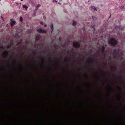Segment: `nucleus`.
Returning <instances> with one entry per match:
<instances>
[{"label":"nucleus","mask_w":125,"mask_h":125,"mask_svg":"<svg viewBox=\"0 0 125 125\" xmlns=\"http://www.w3.org/2000/svg\"><path fill=\"white\" fill-rule=\"evenodd\" d=\"M109 43L112 45H115L117 43V42L113 38H111L109 40Z\"/></svg>","instance_id":"obj_1"},{"label":"nucleus","mask_w":125,"mask_h":125,"mask_svg":"<svg viewBox=\"0 0 125 125\" xmlns=\"http://www.w3.org/2000/svg\"><path fill=\"white\" fill-rule=\"evenodd\" d=\"M38 32L40 33H45L46 32V30H42L41 29H39L37 30Z\"/></svg>","instance_id":"obj_2"},{"label":"nucleus","mask_w":125,"mask_h":125,"mask_svg":"<svg viewBox=\"0 0 125 125\" xmlns=\"http://www.w3.org/2000/svg\"><path fill=\"white\" fill-rule=\"evenodd\" d=\"M73 46L74 47H79L80 45L78 42H75L73 43Z\"/></svg>","instance_id":"obj_3"},{"label":"nucleus","mask_w":125,"mask_h":125,"mask_svg":"<svg viewBox=\"0 0 125 125\" xmlns=\"http://www.w3.org/2000/svg\"><path fill=\"white\" fill-rule=\"evenodd\" d=\"M15 23V22L14 21H12L10 22V23L11 24V25L12 26H13Z\"/></svg>","instance_id":"obj_4"},{"label":"nucleus","mask_w":125,"mask_h":125,"mask_svg":"<svg viewBox=\"0 0 125 125\" xmlns=\"http://www.w3.org/2000/svg\"><path fill=\"white\" fill-rule=\"evenodd\" d=\"M91 8L92 9H93L95 11L97 10V9L94 6H91Z\"/></svg>","instance_id":"obj_5"},{"label":"nucleus","mask_w":125,"mask_h":125,"mask_svg":"<svg viewBox=\"0 0 125 125\" xmlns=\"http://www.w3.org/2000/svg\"><path fill=\"white\" fill-rule=\"evenodd\" d=\"M23 7L24 8H25L26 10H27V9L28 8V7L27 6L24 5H23Z\"/></svg>","instance_id":"obj_6"},{"label":"nucleus","mask_w":125,"mask_h":125,"mask_svg":"<svg viewBox=\"0 0 125 125\" xmlns=\"http://www.w3.org/2000/svg\"><path fill=\"white\" fill-rule=\"evenodd\" d=\"M76 22L74 21H73V26H75L76 24Z\"/></svg>","instance_id":"obj_7"},{"label":"nucleus","mask_w":125,"mask_h":125,"mask_svg":"<svg viewBox=\"0 0 125 125\" xmlns=\"http://www.w3.org/2000/svg\"><path fill=\"white\" fill-rule=\"evenodd\" d=\"M104 47H102L101 48V50L103 53L104 50Z\"/></svg>","instance_id":"obj_8"},{"label":"nucleus","mask_w":125,"mask_h":125,"mask_svg":"<svg viewBox=\"0 0 125 125\" xmlns=\"http://www.w3.org/2000/svg\"><path fill=\"white\" fill-rule=\"evenodd\" d=\"M40 6H41V5L40 4H38L37 5V7H36V8H37L36 9H37H37H38L39 7H40Z\"/></svg>","instance_id":"obj_9"},{"label":"nucleus","mask_w":125,"mask_h":125,"mask_svg":"<svg viewBox=\"0 0 125 125\" xmlns=\"http://www.w3.org/2000/svg\"><path fill=\"white\" fill-rule=\"evenodd\" d=\"M51 28L52 30L53 29V26L52 24H51Z\"/></svg>","instance_id":"obj_10"},{"label":"nucleus","mask_w":125,"mask_h":125,"mask_svg":"<svg viewBox=\"0 0 125 125\" xmlns=\"http://www.w3.org/2000/svg\"><path fill=\"white\" fill-rule=\"evenodd\" d=\"M120 7L121 9H123L124 8V6L123 5H121V6H120Z\"/></svg>","instance_id":"obj_11"},{"label":"nucleus","mask_w":125,"mask_h":125,"mask_svg":"<svg viewBox=\"0 0 125 125\" xmlns=\"http://www.w3.org/2000/svg\"><path fill=\"white\" fill-rule=\"evenodd\" d=\"M20 20L21 22H22L23 21V18L22 17H20Z\"/></svg>","instance_id":"obj_12"},{"label":"nucleus","mask_w":125,"mask_h":125,"mask_svg":"<svg viewBox=\"0 0 125 125\" xmlns=\"http://www.w3.org/2000/svg\"><path fill=\"white\" fill-rule=\"evenodd\" d=\"M39 38V37L38 36H37L36 38V40H38Z\"/></svg>","instance_id":"obj_13"},{"label":"nucleus","mask_w":125,"mask_h":125,"mask_svg":"<svg viewBox=\"0 0 125 125\" xmlns=\"http://www.w3.org/2000/svg\"><path fill=\"white\" fill-rule=\"evenodd\" d=\"M92 18L94 20L95 19H96V18L94 17H93Z\"/></svg>","instance_id":"obj_14"},{"label":"nucleus","mask_w":125,"mask_h":125,"mask_svg":"<svg viewBox=\"0 0 125 125\" xmlns=\"http://www.w3.org/2000/svg\"><path fill=\"white\" fill-rule=\"evenodd\" d=\"M41 24H43V22L42 21H41L40 22Z\"/></svg>","instance_id":"obj_15"},{"label":"nucleus","mask_w":125,"mask_h":125,"mask_svg":"<svg viewBox=\"0 0 125 125\" xmlns=\"http://www.w3.org/2000/svg\"><path fill=\"white\" fill-rule=\"evenodd\" d=\"M55 0H53V2H54Z\"/></svg>","instance_id":"obj_16"},{"label":"nucleus","mask_w":125,"mask_h":125,"mask_svg":"<svg viewBox=\"0 0 125 125\" xmlns=\"http://www.w3.org/2000/svg\"><path fill=\"white\" fill-rule=\"evenodd\" d=\"M44 26H47V25L46 24H45V25H44Z\"/></svg>","instance_id":"obj_17"},{"label":"nucleus","mask_w":125,"mask_h":125,"mask_svg":"<svg viewBox=\"0 0 125 125\" xmlns=\"http://www.w3.org/2000/svg\"><path fill=\"white\" fill-rule=\"evenodd\" d=\"M56 2H57V1L56 0H55V1Z\"/></svg>","instance_id":"obj_18"},{"label":"nucleus","mask_w":125,"mask_h":125,"mask_svg":"<svg viewBox=\"0 0 125 125\" xmlns=\"http://www.w3.org/2000/svg\"><path fill=\"white\" fill-rule=\"evenodd\" d=\"M21 1H22L23 0H20Z\"/></svg>","instance_id":"obj_19"},{"label":"nucleus","mask_w":125,"mask_h":125,"mask_svg":"<svg viewBox=\"0 0 125 125\" xmlns=\"http://www.w3.org/2000/svg\"><path fill=\"white\" fill-rule=\"evenodd\" d=\"M58 3L59 4H61V3Z\"/></svg>","instance_id":"obj_20"},{"label":"nucleus","mask_w":125,"mask_h":125,"mask_svg":"<svg viewBox=\"0 0 125 125\" xmlns=\"http://www.w3.org/2000/svg\"><path fill=\"white\" fill-rule=\"evenodd\" d=\"M11 21H12V19H11Z\"/></svg>","instance_id":"obj_21"}]
</instances>
